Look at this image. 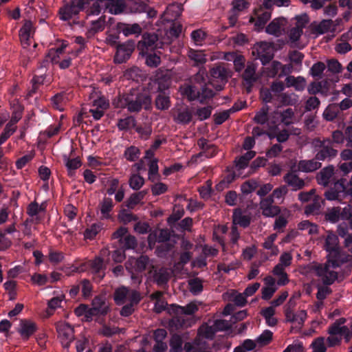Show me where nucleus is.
<instances>
[{
  "label": "nucleus",
  "mask_w": 352,
  "mask_h": 352,
  "mask_svg": "<svg viewBox=\"0 0 352 352\" xmlns=\"http://www.w3.org/2000/svg\"><path fill=\"white\" fill-rule=\"evenodd\" d=\"M256 50L258 57L263 65L268 63L274 57L273 49L272 46L266 42H262L258 44Z\"/></svg>",
  "instance_id": "18"
},
{
  "label": "nucleus",
  "mask_w": 352,
  "mask_h": 352,
  "mask_svg": "<svg viewBox=\"0 0 352 352\" xmlns=\"http://www.w3.org/2000/svg\"><path fill=\"white\" fill-rule=\"evenodd\" d=\"M276 234H272L266 238L264 243H263V247L266 250H270L271 255L274 256L277 255L279 252L278 247L274 243V241L276 239Z\"/></svg>",
  "instance_id": "37"
},
{
  "label": "nucleus",
  "mask_w": 352,
  "mask_h": 352,
  "mask_svg": "<svg viewBox=\"0 0 352 352\" xmlns=\"http://www.w3.org/2000/svg\"><path fill=\"white\" fill-rule=\"evenodd\" d=\"M256 65L253 63H248L246 68L242 75L244 80V85L246 87L248 92L251 91L253 84L258 80V77L256 73Z\"/></svg>",
  "instance_id": "13"
},
{
  "label": "nucleus",
  "mask_w": 352,
  "mask_h": 352,
  "mask_svg": "<svg viewBox=\"0 0 352 352\" xmlns=\"http://www.w3.org/2000/svg\"><path fill=\"white\" fill-rule=\"evenodd\" d=\"M217 153V149L215 145H212L210 147L208 150H206L205 151H201L199 153L193 155L190 160V163H196L198 161V159L202 156H206V157H212Z\"/></svg>",
  "instance_id": "52"
},
{
  "label": "nucleus",
  "mask_w": 352,
  "mask_h": 352,
  "mask_svg": "<svg viewBox=\"0 0 352 352\" xmlns=\"http://www.w3.org/2000/svg\"><path fill=\"white\" fill-rule=\"evenodd\" d=\"M135 42L132 40L118 44L116 46L114 62L120 64L126 62L131 57V54L135 50Z\"/></svg>",
  "instance_id": "8"
},
{
  "label": "nucleus",
  "mask_w": 352,
  "mask_h": 352,
  "mask_svg": "<svg viewBox=\"0 0 352 352\" xmlns=\"http://www.w3.org/2000/svg\"><path fill=\"white\" fill-rule=\"evenodd\" d=\"M312 352H326L327 348L324 344V338L319 337L316 339L311 344Z\"/></svg>",
  "instance_id": "64"
},
{
  "label": "nucleus",
  "mask_w": 352,
  "mask_h": 352,
  "mask_svg": "<svg viewBox=\"0 0 352 352\" xmlns=\"http://www.w3.org/2000/svg\"><path fill=\"white\" fill-rule=\"evenodd\" d=\"M82 8V3L79 1L77 3L72 1V3L64 6L59 10L60 19L63 21H67L74 16L78 14Z\"/></svg>",
  "instance_id": "15"
},
{
  "label": "nucleus",
  "mask_w": 352,
  "mask_h": 352,
  "mask_svg": "<svg viewBox=\"0 0 352 352\" xmlns=\"http://www.w3.org/2000/svg\"><path fill=\"white\" fill-rule=\"evenodd\" d=\"M333 25V21L331 19H324L319 24L313 28V33L317 34H323L327 32Z\"/></svg>",
  "instance_id": "42"
},
{
  "label": "nucleus",
  "mask_w": 352,
  "mask_h": 352,
  "mask_svg": "<svg viewBox=\"0 0 352 352\" xmlns=\"http://www.w3.org/2000/svg\"><path fill=\"white\" fill-rule=\"evenodd\" d=\"M280 102L285 106H294L298 102V96L294 94L282 93L279 95Z\"/></svg>",
  "instance_id": "38"
},
{
  "label": "nucleus",
  "mask_w": 352,
  "mask_h": 352,
  "mask_svg": "<svg viewBox=\"0 0 352 352\" xmlns=\"http://www.w3.org/2000/svg\"><path fill=\"white\" fill-rule=\"evenodd\" d=\"M45 210V206L43 204L39 205L36 201L31 202L27 207V214L35 220V223H38L41 219L38 214L41 212Z\"/></svg>",
  "instance_id": "28"
},
{
  "label": "nucleus",
  "mask_w": 352,
  "mask_h": 352,
  "mask_svg": "<svg viewBox=\"0 0 352 352\" xmlns=\"http://www.w3.org/2000/svg\"><path fill=\"white\" fill-rule=\"evenodd\" d=\"M133 297V300L131 302H126V304L122 307L120 310L121 316L126 317L131 316L134 312L135 307L142 299V296L140 294L135 293Z\"/></svg>",
  "instance_id": "26"
},
{
  "label": "nucleus",
  "mask_w": 352,
  "mask_h": 352,
  "mask_svg": "<svg viewBox=\"0 0 352 352\" xmlns=\"http://www.w3.org/2000/svg\"><path fill=\"white\" fill-rule=\"evenodd\" d=\"M325 219L333 223L338 222L340 219H341L340 208L333 207L330 209H328L325 213Z\"/></svg>",
  "instance_id": "49"
},
{
  "label": "nucleus",
  "mask_w": 352,
  "mask_h": 352,
  "mask_svg": "<svg viewBox=\"0 0 352 352\" xmlns=\"http://www.w3.org/2000/svg\"><path fill=\"white\" fill-rule=\"evenodd\" d=\"M285 20L282 19H274L266 28V32L279 36L284 32Z\"/></svg>",
  "instance_id": "24"
},
{
  "label": "nucleus",
  "mask_w": 352,
  "mask_h": 352,
  "mask_svg": "<svg viewBox=\"0 0 352 352\" xmlns=\"http://www.w3.org/2000/svg\"><path fill=\"white\" fill-rule=\"evenodd\" d=\"M281 67V63L276 60L272 61L270 67H267V76L271 78L275 77L278 74V72L280 70Z\"/></svg>",
  "instance_id": "63"
},
{
  "label": "nucleus",
  "mask_w": 352,
  "mask_h": 352,
  "mask_svg": "<svg viewBox=\"0 0 352 352\" xmlns=\"http://www.w3.org/2000/svg\"><path fill=\"white\" fill-rule=\"evenodd\" d=\"M274 201L272 197H267L261 199L259 207L263 216L274 217L280 212V207L274 205Z\"/></svg>",
  "instance_id": "11"
},
{
  "label": "nucleus",
  "mask_w": 352,
  "mask_h": 352,
  "mask_svg": "<svg viewBox=\"0 0 352 352\" xmlns=\"http://www.w3.org/2000/svg\"><path fill=\"white\" fill-rule=\"evenodd\" d=\"M208 330H230L232 327L228 321L225 320H215L209 322Z\"/></svg>",
  "instance_id": "46"
},
{
  "label": "nucleus",
  "mask_w": 352,
  "mask_h": 352,
  "mask_svg": "<svg viewBox=\"0 0 352 352\" xmlns=\"http://www.w3.org/2000/svg\"><path fill=\"white\" fill-rule=\"evenodd\" d=\"M210 83L214 82H220L216 87V89L221 91L223 88V85L228 82V79L232 76V72L224 64H216L210 69Z\"/></svg>",
  "instance_id": "7"
},
{
  "label": "nucleus",
  "mask_w": 352,
  "mask_h": 352,
  "mask_svg": "<svg viewBox=\"0 0 352 352\" xmlns=\"http://www.w3.org/2000/svg\"><path fill=\"white\" fill-rule=\"evenodd\" d=\"M345 179H340L334 182L329 189H327L324 195L329 201H337L339 203H344L343 201L347 197L351 196L345 184Z\"/></svg>",
  "instance_id": "6"
},
{
  "label": "nucleus",
  "mask_w": 352,
  "mask_h": 352,
  "mask_svg": "<svg viewBox=\"0 0 352 352\" xmlns=\"http://www.w3.org/2000/svg\"><path fill=\"white\" fill-rule=\"evenodd\" d=\"M140 155V151L138 147L135 146H131L126 148L124 153V157L130 162L136 161L138 159H139Z\"/></svg>",
  "instance_id": "48"
},
{
  "label": "nucleus",
  "mask_w": 352,
  "mask_h": 352,
  "mask_svg": "<svg viewBox=\"0 0 352 352\" xmlns=\"http://www.w3.org/2000/svg\"><path fill=\"white\" fill-rule=\"evenodd\" d=\"M207 77V72L206 69L201 68L198 72L194 75L191 78V82L199 85H206V80Z\"/></svg>",
  "instance_id": "60"
},
{
  "label": "nucleus",
  "mask_w": 352,
  "mask_h": 352,
  "mask_svg": "<svg viewBox=\"0 0 352 352\" xmlns=\"http://www.w3.org/2000/svg\"><path fill=\"white\" fill-rule=\"evenodd\" d=\"M326 261L323 263H311L308 265V269L318 276L322 283L329 286L336 280H342L351 272L352 260L344 259L339 256H326Z\"/></svg>",
  "instance_id": "1"
},
{
  "label": "nucleus",
  "mask_w": 352,
  "mask_h": 352,
  "mask_svg": "<svg viewBox=\"0 0 352 352\" xmlns=\"http://www.w3.org/2000/svg\"><path fill=\"white\" fill-rule=\"evenodd\" d=\"M140 294L139 292L131 289L126 287L117 289L114 293V300L118 305H124L133 300L134 294Z\"/></svg>",
  "instance_id": "14"
},
{
  "label": "nucleus",
  "mask_w": 352,
  "mask_h": 352,
  "mask_svg": "<svg viewBox=\"0 0 352 352\" xmlns=\"http://www.w3.org/2000/svg\"><path fill=\"white\" fill-rule=\"evenodd\" d=\"M324 239L323 249L328 252L327 256H336L337 258L340 256L346 260H352L351 254L340 249L338 236L333 232L327 231V236Z\"/></svg>",
  "instance_id": "5"
},
{
  "label": "nucleus",
  "mask_w": 352,
  "mask_h": 352,
  "mask_svg": "<svg viewBox=\"0 0 352 352\" xmlns=\"http://www.w3.org/2000/svg\"><path fill=\"white\" fill-rule=\"evenodd\" d=\"M33 24L30 21L25 22L19 31V36L23 47H28L32 43V38L34 34Z\"/></svg>",
  "instance_id": "17"
},
{
  "label": "nucleus",
  "mask_w": 352,
  "mask_h": 352,
  "mask_svg": "<svg viewBox=\"0 0 352 352\" xmlns=\"http://www.w3.org/2000/svg\"><path fill=\"white\" fill-rule=\"evenodd\" d=\"M250 220L249 215L243 214L240 210H235L232 215V226L239 225L243 228H247L250 223Z\"/></svg>",
  "instance_id": "30"
},
{
  "label": "nucleus",
  "mask_w": 352,
  "mask_h": 352,
  "mask_svg": "<svg viewBox=\"0 0 352 352\" xmlns=\"http://www.w3.org/2000/svg\"><path fill=\"white\" fill-rule=\"evenodd\" d=\"M270 107L267 105L263 106L255 115L254 120L257 124H263L268 120V112Z\"/></svg>",
  "instance_id": "47"
},
{
  "label": "nucleus",
  "mask_w": 352,
  "mask_h": 352,
  "mask_svg": "<svg viewBox=\"0 0 352 352\" xmlns=\"http://www.w3.org/2000/svg\"><path fill=\"white\" fill-rule=\"evenodd\" d=\"M324 203V200L321 197L314 196L313 201L311 203L308 204L305 209V212L307 214H316L320 212L322 204Z\"/></svg>",
  "instance_id": "34"
},
{
  "label": "nucleus",
  "mask_w": 352,
  "mask_h": 352,
  "mask_svg": "<svg viewBox=\"0 0 352 352\" xmlns=\"http://www.w3.org/2000/svg\"><path fill=\"white\" fill-rule=\"evenodd\" d=\"M183 6L181 3H173L169 5L166 10L168 15H170L172 19H176L182 14Z\"/></svg>",
  "instance_id": "45"
},
{
  "label": "nucleus",
  "mask_w": 352,
  "mask_h": 352,
  "mask_svg": "<svg viewBox=\"0 0 352 352\" xmlns=\"http://www.w3.org/2000/svg\"><path fill=\"white\" fill-rule=\"evenodd\" d=\"M118 29L122 32L124 35L129 36L131 34H140L142 28L138 23L126 24V23H119Z\"/></svg>",
  "instance_id": "35"
},
{
  "label": "nucleus",
  "mask_w": 352,
  "mask_h": 352,
  "mask_svg": "<svg viewBox=\"0 0 352 352\" xmlns=\"http://www.w3.org/2000/svg\"><path fill=\"white\" fill-rule=\"evenodd\" d=\"M197 311L198 306L195 302H191L184 307L173 304L168 308V312L173 315V322L181 328L188 327L183 318V315L191 316Z\"/></svg>",
  "instance_id": "4"
},
{
  "label": "nucleus",
  "mask_w": 352,
  "mask_h": 352,
  "mask_svg": "<svg viewBox=\"0 0 352 352\" xmlns=\"http://www.w3.org/2000/svg\"><path fill=\"white\" fill-rule=\"evenodd\" d=\"M162 292L158 291L152 294L150 296L151 300H155L154 311L156 313H161L166 307L167 302L162 298Z\"/></svg>",
  "instance_id": "36"
},
{
  "label": "nucleus",
  "mask_w": 352,
  "mask_h": 352,
  "mask_svg": "<svg viewBox=\"0 0 352 352\" xmlns=\"http://www.w3.org/2000/svg\"><path fill=\"white\" fill-rule=\"evenodd\" d=\"M114 105L118 108L127 109L131 113H137L142 108L147 109L151 104L148 96L138 90L133 89L120 95L115 99Z\"/></svg>",
  "instance_id": "2"
},
{
  "label": "nucleus",
  "mask_w": 352,
  "mask_h": 352,
  "mask_svg": "<svg viewBox=\"0 0 352 352\" xmlns=\"http://www.w3.org/2000/svg\"><path fill=\"white\" fill-rule=\"evenodd\" d=\"M102 7L111 14H118L124 10L126 5L123 0H97L93 6V8H96L97 12H100L98 8Z\"/></svg>",
  "instance_id": "9"
},
{
  "label": "nucleus",
  "mask_w": 352,
  "mask_h": 352,
  "mask_svg": "<svg viewBox=\"0 0 352 352\" xmlns=\"http://www.w3.org/2000/svg\"><path fill=\"white\" fill-rule=\"evenodd\" d=\"M147 194V190H142L138 192L133 193L126 201V206L133 209L138 204Z\"/></svg>",
  "instance_id": "39"
},
{
  "label": "nucleus",
  "mask_w": 352,
  "mask_h": 352,
  "mask_svg": "<svg viewBox=\"0 0 352 352\" xmlns=\"http://www.w3.org/2000/svg\"><path fill=\"white\" fill-rule=\"evenodd\" d=\"M58 337L63 347L68 348L74 339V331H58Z\"/></svg>",
  "instance_id": "51"
},
{
  "label": "nucleus",
  "mask_w": 352,
  "mask_h": 352,
  "mask_svg": "<svg viewBox=\"0 0 352 352\" xmlns=\"http://www.w3.org/2000/svg\"><path fill=\"white\" fill-rule=\"evenodd\" d=\"M192 118V113L188 108L178 109L177 114L174 116V120L177 123L188 124Z\"/></svg>",
  "instance_id": "33"
},
{
  "label": "nucleus",
  "mask_w": 352,
  "mask_h": 352,
  "mask_svg": "<svg viewBox=\"0 0 352 352\" xmlns=\"http://www.w3.org/2000/svg\"><path fill=\"white\" fill-rule=\"evenodd\" d=\"M158 37L155 34H144L142 39L139 41L138 48L142 54H147L157 47Z\"/></svg>",
  "instance_id": "12"
},
{
  "label": "nucleus",
  "mask_w": 352,
  "mask_h": 352,
  "mask_svg": "<svg viewBox=\"0 0 352 352\" xmlns=\"http://www.w3.org/2000/svg\"><path fill=\"white\" fill-rule=\"evenodd\" d=\"M285 82L287 87H293L298 91H303L307 85V81L302 76H289L285 78Z\"/></svg>",
  "instance_id": "25"
},
{
  "label": "nucleus",
  "mask_w": 352,
  "mask_h": 352,
  "mask_svg": "<svg viewBox=\"0 0 352 352\" xmlns=\"http://www.w3.org/2000/svg\"><path fill=\"white\" fill-rule=\"evenodd\" d=\"M231 297L234 305L238 307H243L247 303L246 296H245L244 293H237L235 291H232Z\"/></svg>",
  "instance_id": "61"
},
{
  "label": "nucleus",
  "mask_w": 352,
  "mask_h": 352,
  "mask_svg": "<svg viewBox=\"0 0 352 352\" xmlns=\"http://www.w3.org/2000/svg\"><path fill=\"white\" fill-rule=\"evenodd\" d=\"M325 84H327V81H320V82H311L307 88V91L309 94L314 95L318 93H322L324 94H327V93L323 90V87Z\"/></svg>",
  "instance_id": "54"
},
{
  "label": "nucleus",
  "mask_w": 352,
  "mask_h": 352,
  "mask_svg": "<svg viewBox=\"0 0 352 352\" xmlns=\"http://www.w3.org/2000/svg\"><path fill=\"white\" fill-rule=\"evenodd\" d=\"M135 125V120L132 116L119 120L118 126L120 130H127Z\"/></svg>",
  "instance_id": "58"
},
{
  "label": "nucleus",
  "mask_w": 352,
  "mask_h": 352,
  "mask_svg": "<svg viewBox=\"0 0 352 352\" xmlns=\"http://www.w3.org/2000/svg\"><path fill=\"white\" fill-rule=\"evenodd\" d=\"M65 47L62 46L57 49L52 48L48 51L43 63V66L46 67V64L51 62L52 64H57L60 61V54L63 52Z\"/></svg>",
  "instance_id": "32"
},
{
  "label": "nucleus",
  "mask_w": 352,
  "mask_h": 352,
  "mask_svg": "<svg viewBox=\"0 0 352 352\" xmlns=\"http://www.w3.org/2000/svg\"><path fill=\"white\" fill-rule=\"evenodd\" d=\"M214 95V91L206 87V85H204L201 87V91L199 92V102L201 103H204L207 100L212 98Z\"/></svg>",
  "instance_id": "62"
},
{
  "label": "nucleus",
  "mask_w": 352,
  "mask_h": 352,
  "mask_svg": "<svg viewBox=\"0 0 352 352\" xmlns=\"http://www.w3.org/2000/svg\"><path fill=\"white\" fill-rule=\"evenodd\" d=\"M294 111L291 108H288L283 111H275L272 115V122L276 125L278 120L280 118L281 123L289 126L294 122Z\"/></svg>",
  "instance_id": "16"
},
{
  "label": "nucleus",
  "mask_w": 352,
  "mask_h": 352,
  "mask_svg": "<svg viewBox=\"0 0 352 352\" xmlns=\"http://www.w3.org/2000/svg\"><path fill=\"white\" fill-rule=\"evenodd\" d=\"M307 312L305 310H300L296 313L287 312L285 318L287 321L298 324L300 327L303 324L307 319Z\"/></svg>",
  "instance_id": "27"
},
{
  "label": "nucleus",
  "mask_w": 352,
  "mask_h": 352,
  "mask_svg": "<svg viewBox=\"0 0 352 352\" xmlns=\"http://www.w3.org/2000/svg\"><path fill=\"white\" fill-rule=\"evenodd\" d=\"M298 228L300 230L307 231L309 235H314L318 232V226L309 221H302L300 222L298 225Z\"/></svg>",
  "instance_id": "44"
},
{
  "label": "nucleus",
  "mask_w": 352,
  "mask_h": 352,
  "mask_svg": "<svg viewBox=\"0 0 352 352\" xmlns=\"http://www.w3.org/2000/svg\"><path fill=\"white\" fill-rule=\"evenodd\" d=\"M64 298H65V296L60 295L57 297H54L48 301L47 311H48L49 314H52L54 310H55L56 308L60 307V304H61L62 301L64 300Z\"/></svg>",
  "instance_id": "59"
},
{
  "label": "nucleus",
  "mask_w": 352,
  "mask_h": 352,
  "mask_svg": "<svg viewBox=\"0 0 352 352\" xmlns=\"http://www.w3.org/2000/svg\"><path fill=\"white\" fill-rule=\"evenodd\" d=\"M188 56L193 62L194 66L204 65L207 60L206 55L201 50L190 49L188 52Z\"/></svg>",
  "instance_id": "29"
},
{
  "label": "nucleus",
  "mask_w": 352,
  "mask_h": 352,
  "mask_svg": "<svg viewBox=\"0 0 352 352\" xmlns=\"http://www.w3.org/2000/svg\"><path fill=\"white\" fill-rule=\"evenodd\" d=\"M170 91H162L157 93L155 100V107L162 111L167 110L170 107Z\"/></svg>",
  "instance_id": "21"
},
{
  "label": "nucleus",
  "mask_w": 352,
  "mask_h": 352,
  "mask_svg": "<svg viewBox=\"0 0 352 352\" xmlns=\"http://www.w3.org/2000/svg\"><path fill=\"white\" fill-rule=\"evenodd\" d=\"M284 182L287 186L292 188V190L296 191L303 188L305 186L304 179L294 172H289L283 177Z\"/></svg>",
  "instance_id": "19"
},
{
  "label": "nucleus",
  "mask_w": 352,
  "mask_h": 352,
  "mask_svg": "<svg viewBox=\"0 0 352 352\" xmlns=\"http://www.w3.org/2000/svg\"><path fill=\"white\" fill-rule=\"evenodd\" d=\"M52 107L59 111L64 109V105L66 102L65 97L63 94H57L51 98Z\"/></svg>",
  "instance_id": "53"
},
{
  "label": "nucleus",
  "mask_w": 352,
  "mask_h": 352,
  "mask_svg": "<svg viewBox=\"0 0 352 352\" xmlns=\"http://www.w3.org/2000/svg\"><path fill=\"white\" fill-rule=\"evenodd\" d=\"M340 109L337 104H329L323 112V117L328 121H332L338 115Z\"/></svg>",
  "instance_id": "43"
},
{
  "label": "nucleus",
  "mask_w": 352,
  "mask_h": 352,
  "mask_svg": "<svg viewBox=\"0 0 352 352\" xmlns=\"http://www.w3.org/2000/svg\"><path fill=\"white\" fill-rule=\"evenodd\" d=\"M144 184V179L138 174L131 175L129 180V186L135 190L140 189Z\"/></svg>",
  "instance_id": "50"
},
{
  "label": "nucleus",
  "mask_w": 352,
  "mask_h": 352,
  "mask_svg": "<svg viewBox=\"0 0 352 352\" xmlns=\"http://www.w3.org/2000/svg\"><path fill=\"white\" fill-rule=\"evenodd\" d=\"M258 186V183L257 181L254 179H250L248 181L245 182L241 186V190L243 194L248 195L254 191Z\"/></svg>",
  "instance_id": "56"
},
{
  "label": "nucleus",
  "mask_w": 352,
  "mask_h": 352,
  "mask_svg": "<svg viewBox=\"0 0 352 352\" xmlns=\"http://www.w3.org/2000/svg\"><path fill=\"white\" fill-rule=\"evenodd\" d=\"M330 333V336L327 338V344L329 346L332 347L338 345L341 341V336L346 331H328ZM347 336L351 333L352 334V331H346Z\"/></svg>",
  "instance_id": "41"
},
{
  "label": "nucleus",
  "mask_w": 352,
  "mask_h": 352,
  "mask_svg": "<svg viewBox=\"0 0 352 352\" xmlns=\"http://www.w3.org/2000/svg\"><path fill=\"white\" fill-rule=\"evenodd\" d=\"M322 166V164L318 162V160H316L315 157L314 159L311 160H300L298 162V170L302 172L309 173V172H313L318 168H320Z\"/></svg>",
  "instance_id": "23"
},
{
  "label": "nucleus",
  "mask_w": 352,
  "mask_h": 352,
  "mask_svg": "<svg viewBox=\"0 0 352 352\" xmlns=\"http://www.w3.org/2000/svg\"><path fill=\"white\" fill-rule=\"evenodd\" d=\"M64 161L67 168L68 175L70 177H72L74 174V170L81 166V162L78 158L69 159L64 156Z\"/></svg>",
  "instance_id": "40"
},
{
  "label": "nucleus",
  "mask_w": 352,
  "mask_h": 352,
  "mask_svg": "<svg viewBox=\"0 0 352 352\" xmlns=\"http://www.w3.org/2000/svg\"><path fill=\"white\" fill-rule=\"evenodd\" d=\"M179 91L182 95L186 96L189 101H193L199 98V91L195 86L185 84L179 87Z\"/></svg>",
  "instance_id": "31"
},
{
  "label": "nucleus",
  "mask_w": 352,
  "mask_h": 352,
  "mask_svg": "<svg viewBox=\"0 0 352 352\" xmlns=\"http://www.w3.org/2000/svg\"><path fill=\"white\" fill-rule=\"evenodd\" d=\"M93 311H98L100 315H105L109 310V306L104 296H96L92 300Z\"/></svg>",
  "instance_id": "22"
},
{
  "label": "nucleus",
  "mask_w": 352,
  "mask_h": 352,
  "mask_svg": "<svg viewBox=\"0 0 352 352\" xmlns=\"http://www.w3.org/2000/svg\"><path fill=\"white\" fill-rule=\"evenodd\" d=\"M334 175V167L328 166L322 168L317 175L316 179L320 185L327 186Z\"/></svg>",
  "instance_id": "20"
},
{
  "label": "nucleus",
  "mask_w": 352,
  "mask_h": 352,
  "mask_svg": "<svg viewBox=\"0 0 352 352\" xmlns=\"http://www.w3.org/2000/svg\"><path fill=\"white\" fill-rule=\"evenodd\" d=\"M149 264V258L146 255H142L139 258H129L125 263L126 269L131 272V278H135L133 271L142 272L144 271Z\"/></svg>",
  "instance_id": "10"
},
{
  "label": "nucleus",
  "mask_w": 352,
  "mask_h": 352,
  "mask_svg": "<svg viewBox=\"0 0 352 352\" xmlns=\"http://www.w3.org/2000/svg\"><path fill=\"white\" fill-rule=\"evenodd\" d=\"M189 290L195 295L199 294L203 290V285L199 278H192L188 280Z\"/></svg>",
  "instance_id": "57"
},
{
  "label": "nucleus",
  "mask_w": 352,
  "mask_h": 352,
  "mask_svg": "<svg viewBox=\"0 0 352 352\" xmlns=\"http://www.w3.org/2000/svg\"><path fill=\"white\" fill-rule=\"evenodd\" d=\"M312 146L316 160H330L338 155L337 149L334 148L333 142L329 138H316L312 141Z\"/></svg>",
  "instance_id": "3"
},
{
  "label": "nucleus",
  "mask_w": 352,
  "mask_h": 352,
  "mask_svg": "<svg viewBox=\"0 0 352 352\" xmlns=\"http://www.w3.org/2000/svg\"><path fill=\"white\" fill-rule=\"evenodd\" d=\"M100 211L102 217L108 218L109 217V212L113 208V201L111 198H104L100 204Z\"/></svg>",
  "instance_id": "55"
}]
</instances>
